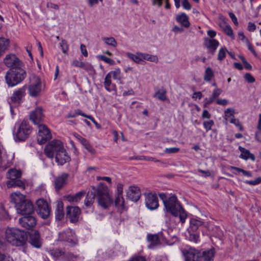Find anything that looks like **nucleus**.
Segmentation results:
<instances>
[{
    "label": "nucleus",
    "instance_id": "1",
    "mask_svg": "<svg viewBox=\"0 0 261 261\" xmlns=\"http://www.w3.org/2000/svg\"><path fill=\"white\" fill-rule=\"evenodd\" d=\"M96 196L98 204L105 208H107L112 202L108 188L103 183H100L96 188L92 187L88 191L84 202L87 207L92 206Z\"/></svg>",
    "mask_w": 261,
    "mask_h": 261
},
{
    "label": "nucleus",
    "instance_id": "2",
    "mask_svg": "<svg viewBox=\"0 0 261 261\" xmlns=\"http://www.w3.org/2000/svg\"><path fill=\"white\" fill-rule=\"evenodd\" d=\"M160 198L162 200L165 208L167 212L170 213L173 216H179L180 221L184 224L187 218V215L177 200L175 195L167 197L164 193L159 194Z\"/></svg>",
    "mask_w": 261,
    "mask_h": 261
},
{
    "label": "nucleus",
    "instance_id": "3",
    "mask_svg": "<svg viewBox=\"0 0 261 261\" xmlns=\"http://www.w3.org/2000/svg\"><path fill=\"white\" fill-rule=\"evenodd\" d=\"M11 201L18 214L21 215H32L34 212V207L32 201L20 192H15L11 195Z\"/></svg>",
    "mask_w": 261,
    "mask_h": 261
},
{
    "label": "nucleus",
    "instance_id": "4",
    "mask_svg": "<svg viewBox=\"0 0 261 261\" xmlns=\"http://www.w3.org/2000/svg\"><path fill=\"white\" fill-rule=\"evenodd\" d=\"M5 238L12 245L21 246L25 243L27 235L24 231L17 228H8L5 231Z\"/></svg>",
    "mask_w": 261,
    "mask_h": 261
},
{
    "label": "nucleus",
    "instance_id": "5",
    "mask_svg": "<svg viewBox=\"0 0 261 261\" xmlns=\"http://www.w3.org/2000/svg\"><path fill=\"white\" fill-rule=\"evenodd\" d=\"M26 72L22 68L10 69L5 75V81L8 87L16 86L23 81Z\"/></svg>",
    "mask_w": 261,
    "mask_h": 261
},
{
    "label": "nucleus",
    "instance_id": "6",
    "mask_svg": "<svg viewBox=\"0 0 261 261\" xmlns=\"http://www.w3.org/2000/svg\"><path fill=\"white\" fill-rule=\"evenodd\" d=\"M58 241L67 242L71 246L77 245L78 243L75 231L70 228H67L59 233Z\"/></svg>",
    "mask_w": 261,
    "mask_h": 261
},
{
    "label": "nucleus",
    "instance_id": "7",
    "mask_svg": "<svg viewBox=\"0 0 261 261\" xmlns=\"http://www.w3.org/2000/svg\"><path fill=\"white\" fill-rule=\"evenodd\" d=\"M36 204L38 215L43 219H47L50 215L51 208L47 201L40 198L36 201Z\"/></svg>",
    "mask_w": 261,
    "mask_h": 261
},
{
    "label": "nucleus",
    "instance_id": "8",
    "mask_svg": "<svg viewBox=\"0 0 261 261\" xmlns=\"http://www.w3.org/2000/svg\"><path fill=\"white\" fill-rule=\"evenodd\" d=\"M38 128V134L37 137V141L39 145H42L51 139V134L49 128L44 124H39Z\"/></svg>",
    "mask_w": 261,
    "mask_h": 261
},
{
    "label": "nucleus",
    "instance_id": "9",
    "mask_svg": "<svg viewBox=\"0 0 261 261\" xmlns=\"http://www.w3.org/2000/svg\"><path fill=\"white\" fill-rule=\"evenodd\" d=\"M30 85L29 87L30 95L35 97L39 95L42 89V83L40 79L35 74H32L30 77Z\"/></svg>",
    "mask_w": 261,
    "mask_h": 261
},
{
    "label": "nucleus",
    "instance_id": "10",
    "mask_svg": "<svg viewBox=\"0 0 261 261\" xmlns=\"http://www.w3.org/2000/svg\"><path fill=\"white\" fill-rule=\"evenodd\" d=\"M32 132L28 122L23 120L19 125L15 137V140L19 141H24Z\"/></svg>",
    "mask_w": 261,
    "mask_h": 261
},
{
    "label": "nucleus",
    "instance_id": "11",
    "mask_svg": "<svg viewBox=\"0 0 261 261\" xmlns=\"http://www.w3.org/2000/svg\"><path fill=\"white\" fill-rule=\"evenodd\" d=\"M19 219V224L25 229H31L34 228L37 224L36 218L32 215H23Z\"/></svg>",
    "mask_w": 261,
    "mask_h": 261
},
{
    "label": "nucleus",
    "instance_id": "12",
    "mask_svg": "<svg viewBox=\"0 0 261 261\" xmlns=\"http://www.w3.org/2000/svg\"><path fill=\"white\" fill-rule=\"evenodd\" d=\"M4 62L5 64L10 69L22 68V63L13 54L7 55Z\"/></svg>",
    "mask_w": 261,
    "mask_h": 261
},
{
    "label": "nucleus",
    "instance_id": "13",
    "mask_svg": "<svg viewBox=\"0 0 261 261\" xmlns=\"http://www.w3.org/2000/svg\"><path fill=\"white\" fill-rule=\"evenodd\" d=\"M66 213L70 222L74 223L79 221L81 210L78 206H67L66 207Z\"/></svg>",
    "mask_w": 261,
    "mask_h": 261
},
{
    "label": "nucleus",
    "instance_id": "14",
    "mask_svg": "<svg viewBox=\"0 0 261 261\" xmlns=\"http://www.w3.org/2000/svg\"><path fill=\"white\" fill-rule=\"evenodd\" d=\"M145 204L149 210H153L157 208L159 204L156 195L151 193L146 194Z\"/></svg>",
    "mask_w": 261,
    "mask_h": 261
},
{
    "label": "nucleus",
    "instance_id": "15",
    "mask_svg": "<svg viewBox=\"0 0 261 261\" xmlns=\"http://www.w3.org/2000/svg\"><path fill=\"white\" fill-rule=\"evenodd\" d=\"M56 150V160L60 165H62L69 161L70 158L64 148H57Z\"/></svg>",
    "mask_w": 261,
    "mask_h": 261
},
{
    "label": "nucleus",
    "instance_id": "16",
    "mask_svg": "<svg viewBox=\"0 0 261 261\" xmlns=\"http://www.w3.org/2000/svg\"><path fill=\"white\" fill-rule=\"evenodd\" d=\"M203 45L207 48L208 53L214 55L219 45V42L214 38L206 37L204 39Z\"/></svg>",
    "mask_w": 261,
    "mask_h": 261
},
{
    "label": "nucleus",
    "instance_id": "17",
    "mask_svg": "<svg viewBox=\"0 0 261 261\" xmlns=\"http://www.w3.org/2000/svg\"><path fill=\"white\" fill-rule=\"evenodd\" d=\"M141 192L137 186H130L127 192V197L133 201H137L140 199Z\"/></svg>",
    "mask_w": 261,
    "mask_h": 261
},
{
    "label": "nucleus",
    "instance_id": "18",
    "mask_svg": "<svg viewBox=\"0 0 261 261\" xmlns=\"http://www.w3.org/2000/svg\"><path fill=\"white\" fill-rule=\"evenodd\" d=\"M43 117L42 108L38 107L31 113L30 119L33 123L38 125L39 124H41L40 122L43 119Z\"/></svg>",
    "mask_w": 261,
    "mask_h": 261
},
{
    "label": "nucleus",
    "instance_id": "19",
    "mask_svg": "<svg viewBox=\"0 0 261 261\" xmlns=\"http://www.w3.org/2000/svg\"><path fill=\"white\" fill-rule=\"evenodd\" d=\"M26 89L27 86L24 85L21 88L18 89L17 90L14 91L10 97L11 102L15 103H19L21 99L25 94Z\"/></svg>",
    "mask_w": 261,
    "mask_h": 261
},
{
    "label": "nucleus",
    "instance_id": "20",
    "mask_svg": "<svg viewBox=\"0 0 261 261\" xmlns=\"http://www.w3.org/2000/svg\"><path fill=\"white\" fill-rule=\"evenodd\" d=\"M29 242L36 248H39L41 246L42 242L38 231L35 230L30 232Z\"/></svg>",
    "mask_w": 261,
    "mask_h": 261
},
{
    "label": "nucleus",
    "instance_id": "21",
    "mask_svg": "<svg viewBox=\"0 0 261 261\" xmlns=\"http://www.w3.org/2000/svg\"><path fill=\"white\" fill-rule=\"evenodd\" d=\"M68 174L65 173L56 177L54 180V186L56 191H59L66 184Z\"/></svg>",
    "mask_w": 261,
    "mask_h": 261
},
{
    "label": "nucleus",
    "instance_id": "22",
    "mask_svg": "<svg viewBox=\"0 0 261 261\" xmlns=\"http://www.w3.org/2000/svg\"><path fill=\"white\" fill-rule=\"evenodd\" d=\"M185 261H196L199 255V251L194 248L182 251Z\"/></svg>",
    "mask_w": 261,
    "mask_h": 261
},
{
    "label": "nucleus",
    "instance_id": "23",
    "mask_svg": "<svg viewBox=\"0 0 261 261\" xmlns=\"http://www.w3.org/2000/svg\"><path fill=\"white\" fill-rule=\"evenodd\" d=\"M222 90L221 89L218 88H215L213 90L212 94L210 97H206L204 98L203 101L204 107L206 108L208 105L213 103L214 101V100L219 96V95L222 93Z\"/></svg>",
    "mask_w": 261,
    "mask_h": 261
},
{
    "label": "nucleus",
    "instance_id": "24",
    "mask_svg": "<svg viewBox=\"0 0 261 261\" xmlns=\"http://www.w3.org/2000/svg\"><path fill=\"white\" fill-rule=\"evenodd\" d=\"M214 256V250L210 249L203 251L202 254L199 252L196 261H213Z\"/></svg>",
    "mask_w": 261,
    "mask_h": 261
},
{
    "label": "nucleus",
    "instance_id": "25",
    "mask_svg": "<svg viewBox=\"0 0 261 261\" xmlns=\"http://www.w3.org/2000/svg\"><path fill=\"white\" fill-rule=\"evenodd\" d=\"M176 20L182 26L186 28H189L190 25V23L189 21V17L185 13H182L177 15L176 17Z\"/></svg>",
    "mask_w": 261,
    "mask_h": 261
},
{
    "label": "nucleus",
    "instance_id": "26",
    "mask_svg": "<svg viewBox=\"0 0 261 261\" xmlns=\"http://www.w3.org/2000/svg\"><path fill=\"white\" fill-rule=\"evenodd\" d=\"M64 216L63 203L62 201H58L55 210V219L56 220L61 221Z\"/></svg>",
    "mask_w": 261,
    "mask_h": 261
},
{
    "label": "nucleus",
    "instance_id": "27",
    "mask_svg": "<svg viewBox=\"0 0 261 261\" xmlns=\"http://www.w3.org/2000/svg\"><path fill=\"white\" fill-rule=\"evenodd\" d=\"M7 186L8 188H12V187H18L22 189L23 190L25 189V184L24 182L22 180L18 179L9 180L7 182Z\"/></svg>",
    "mask_w": 261,
    "mask_h": 261
},
{
    "label": "nucleus",
    "instance_id": "28",
    "mask_svg": "<svg viewBox=\"0 0 261 261\" xmlns=\"http://www.w3.org/2000/svg\"><path fill=\"white\" fill-rule=\"evenodd\" d=\"M126 56L136 63H140L142 64L143 62V58L142 57V53H137L136 54H133L130 53H126Z\"/></svg>",
    "mask_w": 261,
    "mask_h": 261
},
{
    "label": "nucleus",
    "instance_id": "29",
    "mask_svg": "<svg viewBox=\"0 0 261 261\" xmlns=\"http://www.w3.org/2000/svg\"><path fill=\"white\" fill-rule=\"evenodd\" d=\"M86 192L84 191H80L74 195L68 196L67 200L70 202H78L84 197Z\"/></svg>",
    "mask_w": 261,
    "mask_h": 261
},
{
    "label": "nucleus",
    "instance_id": "30",
    "mask_svg": "<svg viewBox=\"0 0 261 261\" xmlns=\"http://www.w3.org/2000/svg\"><path fill=\"white\" fill-rule=\"evenodd\" d=\"M108 73L110 74L111 77H113L114 80H116L118 83L122 84V75L120 69H115Z\"/></svg>",
    "mask_w": 261,
    "mask_h": 261
},
{
    "label": "nucleus",
    "instance_id": "31",
    "mask_svg": "<svg viewBox=\"0 0 261 261\" xmlns=\"http://www.w3.org/2000/svg\"><path fill=\"white\" fill-rule=\"evenodd\" d=\"M240 151L241 152V154L240 155V158L244 160H247L248 159H250L252 161L255 160V156L251 153L249 150H246L245 148H239Z\"/></svg>",
    "mask_w": 261,
    "mask_h": 261
},
{
    "label": "nucleus",
    "instance_id": "32",
    "mask_svg": "<svg viewBox=\"0 0 261 261\" xmlns=\"http://www.w3.org/2000/svg\"><path fill=\"white\" fill-rule=\"evenodd\" d=\"M21 173L15 169H11L7 172V176L10 180H12L18 179L21 177Z\"/></svg>",
    "mask_w": 261,
    "mask_h": 261
},
{
    "label": "nucleus",
    "instance_id": "33",
    "mask_svg": "<svg viewBox=\"0 0 261 261\" xmlns=\"http://www.w3.org/2000/svg\"><path fill=\"white\" fill-rule=\"evenodd\" d=\"M9 45V40L4 37H0V57L3 56Z\"/></svg>",
    "mask_w": 261,
    "mask_h": 261
},
{
    "label": "nucleus",
    "instance_id": "34",
    "mask_svg": "<svg viewBox=\"0 0 261 261\" xmlns=\"http://www.w3.org/2000/svg\"><path fill=\"white\" fill-rule=\"evenodd\" d=\"M203 223L204 222L200 219L193 218L190 221V227L193 231H196Z\"/></svg>",
    "mask_w": 261,
    "mask_h": 261
},
{
    "label": "nucleus",
    "instance_id": "35",
    "mask_svg": "<svg viewBox=\"0 0 261 261\" xmlns=\"http://www.w3.org/2000/svg\"><path fill=\"white\" fill-rule=\"evenodd\" d=\"M153 97H156L161 101H165L166 97V91L164 88L158 90L153 95Z\"/></svg>",
    "mask_w": 261,
    "mask_h": 261
},
{
    "label": "nucleus",
    "instance_id": "36",
    "mask_svg": "<svg viewBox=\"0 0 261 261\" xmlns=\"http://www.w3.org/2000/svg\"><path fill=\"white\" fill-rule=\"evenodd\" d=\"M214 76V73L212 69L210 67H207L204 72V81L206 82H210Z\"/></svg>",
    "mask_w": 261,
    "mask_h": 261
},
{
    "label": "nucleus",
    "instance_id": "37",
    "mask_svg": "<svg viewBox=\"0 0 261 261\" xmlns=\"http://www.w3.org/2000/svg\"><path fill=\"white\" fill-rule=\"evenodd\" d=\"M148 241L150 242L151 245L155 246L159 244L160 239L157 234H149L147 236Z\"/></svg>",
    "mask_w": 261,
    "mask_h": 261
},
{
    "label": "nucleus",
    "instance_id": "38",
    "mask_svg": "<svg viewBox=\"0 0 261 261\" xmlns=\"http://www.w3.org/2000/svg\"><path fill=\"white\" fill-rule=\"evenodd\" d=\"M102 40L105 42V43L108 45L112 46L114 47L117 46V42L115 38L112 37L102 38Z\"/></svg>",
    "mask_w": 261,
    "mask_h": 261
},
{
    "label": "nucleus",
    "instance_id": "39",
    "mask_svg": "<svg viewBox=\"0 0 261 261\" xmlns=\"http://www.w3.org/2000/svg\"><path fill=\"white\" fill-rule=\"evenodd\" d=\"M56 150L57 148H44V153L49 158H53L56 155Z\"/></svg>",
    "mask_w": 261,
    "mask_h": 261
},
{
    "label": "nucleus",
    "instance_id": "40",
    "mask_svg": "<svg viewBox=\"0 0 261 261\" xmlns=\"http://www.w3.org/2000/svg\"><path fill=\"white\" fill-rule=\"evenodd\" d=\"M142 57L143 60H146L150 62L157 63L158 62V58L156 56L150 55L148 54H143Z\"/></svg>",
    "mask_w": 261,
    "mask_h": 261
},
{
    "label": "nucleus",
    "instance_id": "41",
    "mask_svg": "<svg viewBox=\"0 0 261 261\" xmlns=\"http://www.w3.org/2000/svg\"><path fill=\"white\" fill-rule=\"evenodd\" d=\"M63 257L66 261H76L79 256L78 255H74L72 253L68 252L65 253Z\"/></svg>",
    "mask_w": 261,
    "mask_h": 261
},
{
    "label": "nucleus",
    "instance_id": "42",
    "mask_svg": "<svg viewBox=\"0 0 261 261\" xmlns=\"http://www.w3.org/2000/svg\"><path fill=\"white\" fill-rule=\"evenodd\" d=\"M226 53H228V50L226 47H222L220 49L218 54V60L219 61L223 60L226 57Z\"/></svg>",
    "mask_w": 261,
    "mask_h": 261
},
{
    "label": "nucleus",
    "instance_id": "43",
    "mask_svg": "<svg viewBox=\"0 0 261 261\" xmlns=\"http://www.w3.org/2000/svg\"><path fill=\"white\" fill-rule=\"evenodd\" d=\"M60 46L62 48V53L65 55L68 54L69 46L66 40L62 39L60 43Z\"/></svg>",
    "mask_w": 261,
    "mask_h": 261
},
{
    "label": "nucleus",
    "instance_id": "44",
    "mask_svg": "<svg viewBox=\"0 0 261 261\" xmlns=\"http://www.w3.org/2000/svg\"><path fill=\"white\" fill-rule=\"evenodd\" d=\"M111 85V77L110 74L108 73L105 79L104 86L107 90L110 91V86Z\"/></svg>",
    "mask_w": 261,
    "mask_h": 261
},
{
    "label": "nucleus",
    "instance_id": "45",
    "mask_svg": "<svg viewBox=\"0 0 261 261\" xmlns=\"http://www.w3.org/2000/svg\"><path fill=\"white\" fill-rule=\"evenodd\" d=\"M115 205L117 206H121L123 208L124 206V199L122 195H118L115 201Z\"/></svg>",
    "mask_w": 261,
    "mask_h": 261
},
{
    "label": "nucleus",
    "instance_id": "46",
    "mask_svg": "<svg viewBox=\"0 0 261 261\" xmlns=\"http://www.w3.org/2000/svg\"><path fill=\"white\" fill-rule=\"evenodd\" d=\"M63 143L60 140L54 139L49 143V147H63Z\"/></svg>",
    "mask_w": 261,
    "mask_h": 261
},
{
    "label": "nucleus",
    "instance_id": "47",
    "mask_svg": "<svg viewBox=\"0 0 261 261\" xmlns=\"http://www.w3.org/2000/svg\"><path fill=\"white\" fill-rule=\"evenodd\" d=\"M203 127L206 131H208L212 129V126L214 124V122L213 120H209L205 121L203 123Z\"/></svg>",
    "mask_w": 261,
    "mask_h": 261
},
{
    "label": "nucleus",
    "instance_id": "48",
    "mask_svg": "<svg viewBox=\"0 0 261 261\" xmlns=\"http://www.w3.org/2000/svg\"><path fill=\"white\" fill-rule=\"evenodd\" d=\"M65 252L61 249H56L53 250L51 252V255L56 257H58L64 255H65Z\"/></svg>",
    "mask_w": 261,
    "mask_h": 261
},
{
    "label": "nucleus",
    "instance_id": "49",
    "mask_svg": "<svg viewBox=\"0 0 261 261\" xmlns=\"http://www.w3.org/2000/svg\"><path fill=\"white\" fill-rule=\"evenodd\" d=\"M234 111L231 108L227 109L224 112V117L226 120H227L231 117H233Z\"/></svg>",
    "mask_w": 261,
    "mask_h": 261
},
{
    "label": "nucleus",
    "instance_id": "50",
    "mask_svg": "<svg viewBox=\"0 0 261 261\" xmlns=\"http://www.w3.org/2000/svg\"><path fill=\"white\" fill-rule=\"evenodd\" d=\"M135 159L136 160H145L148 161H153L155 162H159V160H155L154 158H153L152 157L144 156V155L138 156L135 157Z\"/></svg>",
    "mask_w": 261,
    "mask_h": 261
},
{
    "label": "nucleus",
    "instance_id": "51",
    "mask_svg": "<svg viewBox=\"0 0 261 261\" xmlns=\"http://www.w3.org/2000/svg\"><path fill=\"white\" fill-rule=\"evenodd\" d=\"M135 159L136 160H145L148 161H153L155 162H159V160H155L154 158H153L152 157L144 156V155L138 156L135 157Z\"/></svg>",
    "mask_w": 261,
    "mask_h": 261
},
{
    "label": "nucleus",
    "instance_id": "52",
    "mask_svg": "<svg viewBox=\"0 0 261 261\" xmlns=\"http://www.w3.org/2000/svg\"><path fill=\"white\" fill-rule=\"evenodd\" d=\"M99 58L101 60L105 62L106 63L110 65H114L115 63V61L113 59L108 58L103 55L99 56Z\"/></svg>",
    "mask_w": 261,
    "mask_h": 261
},
{
    "label": "nucleus",
    "instance_id": "53",
    "mask_svg": "<svg viewBox=\"0 0 261 261\" xmlns=\"http://www.w3.org/2000/svg\"><path fill=\"white\" fill-rule=\"evenodd\" d=\"M245 182L252 186L258 185L261 182V177H258L254 180H246Z\"/></svg>",
    "mask_w": 261,
    "mask_h": 261
},
{
    "label": "nucleus",
    "instance_id": "54",
    "mask_svg": "<svg viewBox=\"0 0 261 261\" xmlns=\"http://www.w3.org/2000/svg\"><path fill=\"white\" fill-rule=\"evenodd\" d=\"M231 168L232 169H233L237 171L238 172H242L245 176H247L249 177H250L252 176L251 173L250 172L245 171V170H243V169L238 168V167H231Z\"/></svg>",
    "mask_w": 261,
    "mask_h": 261
},
{
    "label": "nucleus",
    "instance_id": "55",
    "mask_svg": "<svg viewBox=\"0 0 261 261\" xmlns=\"http://www.w3.org/2000/svg\"><path fill=\"white\" fill-rule=\"evenodd\" d=\"M230 122L234 124L236 126L239 127V128L240 130H243L242 125H241L240 122L239 121V120L238 119L234 118H232L230 120Z\"/></svg>",
    "mask_w": 261,
    "mask_h": 261
},
{
    "label": "nucleus",
    "instance_id": "56",
    "mask_svg": "<svg viewBox=\"0 0 261 261\" xmlns=\"http://www.w3.org/2000/svg\"><path fill=\"white\" fill-rule=\"evenodd\" d=\"M84 152L88 155H93L96 153V150L94 148H84Z\"/></svg>",
    "mask_w": 261,
    "mask_h": 261
},
{
    "label": "nucleus",
    "instance_id": "57",
    "mask_svg": "<svg viewBox=\"0 0 261 261\" xmlns=\"http://www.w3.org/2000/svg\"><path fill=\"white\" fill-rule=\"evenodd\" d=\"M179 150V148H166L164 150V152L167 154H172L178 152Z\"/></svg>",
    "mask_w": 261,
    "mask_h": 261
},
{
    "label": "nucleus",
    "instance_id": "58",
    "mask_svg": "<svg viewBox=\"0 0 261 261\" xmlns=\"http://www.w3.org/2000/svg\"><path fill=\"white\" fill-rule=\"evenodd\" d=\"M224 31L227 35L233 37V31L229 25H226L224 28Z\"/></svg>",
    "mask_w": 261,
    "mask_h": 261
},
{
    "label": "nucleus",
    "instance_id": "59",
    "mask_svg": "<svg viewBox=\"0 0 261 261\" xmlns=\"http://www.w3.org/2000/svg\"><path fill=\"white\" fill-rule=\"evenodd\" d=\"M82 69L90 72H92L94 71L93 67L88 63L84 62Z\"/></svg>",
    "mask_w": 261,
    "mask_h": 261
},
{
    "label": "nucleus",
    "instance_id": "60",
    "mask_svg": "<svg viewBox=\"0 0 261 261\" xmlns=\"http://www.w3.org/2000/svg\"><path fill=\"white\" fill-rule=\"evenodd\" d=\"M84 62L79 60H73L71 63L72 66L83 68Z\"/></svg>",
    "mask_w": 261,
    "mask_h": 261
},
{
    "label": "nucleus",
    "instance_id": "61",
    "mask_svg": "<svg viewBox=\"0 0 261 261\" xmlns=\"http://www.w3.org/2000/svg\"><path fill=\"white\" fill-rule=\"evenodd\" d=\"M0 261H13V260L10 256L0 252Z\"/></svg>",
    "mask_w": 261,
    "mask_h": 261
},
{
    "label": "nucleus",
    "instance_id": "62",
    "mask_svg": "<svg viewBox=\"0 0 261 261\" xmlns=\"http://www.w3.org/2000/svg\"><path fill=\"white\" fill-rule=\"evenodd\" d=\"M245 79L249 83H252L255 82V79L249 73H247L244 75Z\"/></svg>",
    "mask_w": 261,
    "mask_h": 261
},
{
    "label": "nucleus",
    "instance_id": "63",
    "mask_svg": "<svg viewBox=\"0 0 261 261\" xmlns=\"http://www.w3.org/2000/svg\"><path fill=\"white\" fill-rule=\"evenodd\" d=\"M199 239V235L196 233H191L189 237V240L194 243H197Z\"/></svg>",
    "mask_w": 261,
    "mask_h": 261
},
{
    "label": "nucleus",
    "instance_id": "64",
    "mask_svg": "<svg viewBox=\"0 0 261 261\" xmlns=\"http://www.w3.org/2000/svg\"><path fill=\"white\" fill-rule=\"evenodd\" d=\"M129 261H146L145 257L142 256H136L133 257Z\"/></svg>",
    "mask_w": 261,
    "mask_h": 261
}]
</instances>
